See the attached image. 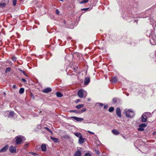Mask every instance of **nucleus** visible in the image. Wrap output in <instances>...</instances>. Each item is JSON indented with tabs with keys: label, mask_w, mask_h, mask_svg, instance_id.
<instances>
[{
	"label": "nucleus",
	"mask_w": 156,
	"mask_h": 156,
	"mask_svg": "<svg viewBox=\"0 0 156 156\" xmlns=\"http://www.w3.org/2000/svg\"><path fill=\"white\" fill-rule=\"evenodd\" d=\"M19 70L20 71L22 72L23 73H24L25 72L23 71L21 69H19Z\"/></svg>",
	"instance_id": "obj_35"
},
{
	"label": "nucleus",
	"mask_w": 156,
	"mask_h": 156,
	"mask_svg": "<svg viewBox=\"0 0 156 156\" xmlns=\"http://www.w3.org/2000/svg\"><path fill=\"white\" fill-rule=\"evenodd\" d=\"M147 125L145 124V123H142L141 124H140L139 125V127H142L144 128H145L147 127Z\"/></svg>",
	"instance_id": "obj_18"
},
{
	"label": "nucleus",
	"mask_w": 156,
	"mask_h": 156,
	"mask_svg": "<svg viewBox=\"0 0 156 156\" xmlns=\"http://www.w3.org/2000/svg\"><path fill=\"white\" fill-rule=\"evenodd\" d=\"M16 147L12 146H11L9 148V150L11 153H15L16 151Z\"/></svg>",
	"instance_id": "obj_4"
},
{
	"label": "nucleus",
	"mask_w": 156,
	"mask_h": 156,
	"mask_svg": "<svg viewBox=\"0 0 156 156\" xmlns=\"http://www.w3.org/2000/svg\"><path fill=\"white\" fill-rule=\"evenodd\" d=\"M146 113H145L142 116L141 120L143 122H146L147 121V117L146 115Z\"/></svg>",
	"instance_id": "obj_6"
},
{
	"label": "nucleus",
	"mask_w": 156,
	"mask_h": 156,
	"mask_svg": "<svg viewBox=\"0 0 156 156\" xmlns=\"http://www.w3.org/2000/svg\"><path fill=\"white\" fill-rule=\"evenodd\" d=\"M56 96L58 97H61L63 96L62 94L59 92H58L56 93Z\"/></svg>",
	"instance_id": "obj_19"
},
{
	"label": "nucleus",
	"mask_w": 156,
	"mask_h": 156,
	"mask_svg": "<svg viewBox=\"0 0 156 156\" xmlns=\"http://www.w3.org/2000/svg\"><path fill=\"white\" fill-rule=\"evenodd\" d=\"M85 156H91V155L90 154L87 153L85 154Z\"/></svg>",
	"instance_id": "obj_32"
},
{
	"label": "nucleus",
	"mask_w": 156,
	"mask_h": 156,
	"mask_svg": "<svg viewBox=\"0 0 156 156\" xmlns=\"http://www.w3.org/2000/svg\"><path fill=\"white\" fill-rule=\"evenodd\" d=\"M90 81V78L89 77H86L84 80V84L87 85L89 83Z\"/></svg>",
	"instance_id": "obj_8"
},
{
	"label": "nucleus",
	"mask_w": 156,
	"mask_h": 156,
	"mask_svg": "<svg viewBox=\"0 0 156 156\" xmlns=\"http://www.w3.org/2000/svg\"><path fill=\"white\" fill-rule=\"evenodd\" d=\"M31 154L33 155H37V154L36 153H35L34 152H31Z\"/></svg>",
	"instance_id": "obj_39"
},
{
	"label": "nucleus",
	"mask_w": 156,
	"mask_h": 156,
	"mask_svg": "<svg viewBox=\"0 0 156 156\" xmlns=\"http://www.w3.org/2000/svg\"><path fill=\"white\" fill-rule=\"evenodd\" d=\"M11 70V68L10 67H8L6 69L5 73H7L8 72H9Z\"/></svg>",
	"instance_id": "obj_27"
},
{
	"label": "nucleus",
	"mask_w": 156,
	"mask_h": 156,
	"mask_svg": "<svg viewBox=\"0 0 156 156\" xmlns=\"http://www.w3.org/2000/svg\"><path fill=\"white\" fill-rule=\"evenodd\" d=\"M6 5V4L4 3H0V7L1 8H4V7Z\"/></svg>",
	"instance_id": "obj_20"
},
{
	"label": "nucleus",
	"mask_w": 156,
	"mask_h": 156,
	"mask_svg": "<svg viewBox=\"0 0 156 156\" xmlns=\"http://www.w3.org/2000/svg\"><path fill=\"white\" fill-rule=\"evenodd\" d=\"M71 112H76V111L75 110H72V111H70Z\"/></svg>",
	"instance_id": "obj_44"
},
{
	"label": "nucleus",
	"mask_w": 156,
	"mask_h": 156,
	"mask_svg": "<svg viewBox=\"0 0 156 156\" xmlns=\"http://www.w3.org/2000/svg\"><path fill=\"white\" fill-rule=\"evenodd\" d=\"M12 59L13 61L15 62L16 60V57H12Z\"/></svg>",
	"instance_id": "obj_29"
},
{
	"label": "nucleus",
	"mask_w": 156,
	"mask_h": 156,
	"mask_svg": "<svg viewBox=\"0 0 156 156\" xmlns=\"http://www.w3.org/2000/svg\"><path fill=\"white\" fill-rule=\"evenodd\" d=\"M87 93L86 91L83 89H81L79 90L77 93V95L80 98H82L84 96L86 97L87 96Z\"/></svg>",
	"instance_id": "obj_1"
},
{
	"label": "nucleus",
	"mask_w": 156,
	"mask_h": 156,
	"mask_svg": "<svg viewBox=\"0 0 156 156\" xmlns=\"http://www.w3.org/2000/svg\"><path fill=\"white\" fill-rule=\"evenodd\" d=\"M88 0H83L80 2V4H82L84 3H87L88 2Z\"/></svg>",
	"instance_id": "obj_23"
},
{
	"label": "nucleus",
	"mask_w": 156,
	"mask_h": 156,
	"mask_svg": "<svg viewBox=\"0 0 156 156\" xmlns=\"http://www.w3.org/2000/svg\"><path fill=\"white\" fill-rule=\"evenodd\" d=\"M86 108H84L81 110V112L82 113L83 112H84L85 111H86Z\"/></svg>",
	"instance_id": "obj_30"
},
{
	"label": "nucleus",
	"mask_w": 156,
	"mask_h": 156,
	"mask_svg": "<svg viewBox=\"0 0 156 156\" xmlns=\"http://www.w3.org/2000/svg\"><path fill=\"white\" fill-rule=\"evenodd\" d=\"M56 14H58V13L59 12L58 10V9H56Z\"/></svg>",
	"instance_id": "obj_42"
},
{
	"label": "nucleus",
	"mask_w": 156,
	"mask_h": 156,
	"mask_svg": "<svg viewBox=\"0 0 156 156\" xmlns=\"http://www.w3.org/2000/svg\"><path fill=\"white\" fill-rule=\"evenodd\" d=\"M9 147V146L8 145H6L4 147L0 150V153L2 152H4L6 151Z\"/></svg>",
	"instance_id": "obj_7"
},
{
	"label": "nucleus",
	"mask_w": 156,
	"mask_h": 156,
	"mask_svg": "<svg viewBox=\"0 0 156 156\" xmlns=\"http://www.w3.org/2000/svg\"><path fill=\"white\" fill-rule=\"evenodd\" d=\"M16 86L15 85H14L13 86V88L14 89H15L16 88Z\"/></svg>",
	"instance_id": "obj_45"
},
{
	"label": "nucleus",
	"mask_w": 156,
	"mask_h": 156,
	"mask_svg": "<svg viewBox=\"0 0 156 156\" xmlns=\"http://www.w3.org/2000/svg\"><path fill=\"white\" fill-rule=\"evenodd\" d=\"M50 138L51 140H53L55 143H57L59 142V140L57 138H54L52 136H51Z\"/></svg>",
	"instance_id": "obj_12"
},
{
	"label": "nucleus",
	"mask_w": 156,
	"mask_h": 156,
	"mask_svg": "<svg viewBox=\"0 0 156 156\" xmlns=\"http://www.w3.org/2000/svg\"><path fill=\"white\" fill-rule=\"evenodd\" d=\"M138 130L139 131H142L144 130V129L142 127H139L138 129Z\"/></svg>",
	"instance_id": "obj_24"
},
{
	"label": "nucleus",
	"mask_w": 156,
	"mask_h": 156,
	"mask_svg": "<svg viewBox=\"0 0 156 156\" xmlns=\"http://www.w3.org/2000/svg\"><path fill=\"white\" fill-rule=\"evenodd\" d=\"M14 112L12 111H11L9 112V115L10 116H12L14 115Z\"/></svg>",
	"instance_id": "obj_28"
},
{
	"label": "nucleus",
	"mask_w": 156,
	"mask_h": 156,
	"mask_svg": "<svg viewBox=\"0 0 156 156\" xmlns=\"http://www.w3.org/2000/svg\"><path fill=\"white\" fill-rule=\"evenodd\" d=\"M126 115L128 117H131L133 116L135 114L134 112L131 109H129L125 111Z\"/></svg>",
	"instance_id": "obj_2"
},
{
	"label": "nucleus",
	"mask_w": 156,
	"mask_h": 156,
	"mask_svg": "<svg viewBox=\"0 0 156 156\" xmlns=\"http://www.w3.org/2000/svg\"><path fill=\"white\" fill-rule=\"evenodd\" d=\"M80 101V100H79V99H77L75 101V103H78V102H79V101Z\"/></svg>",
	"instance_id": "obj_37"
},
{
	"label": "nucleus",
	"mask_w": 156,
	"mask_h": 156,
	"mask_svg": "<svg viewBox=\"0 0 156 156\" xmlns=\"http://www.w3.org/2000/svg\"><path fill=\"white\" fill-rule=\"evenodd\" d=\"M112 132L115 135H117L119 133V132L116 129H113L112 130Z\"/></svg>",
	"instance_id": "obj_14"
},
{
	"label": "nucleus",
	"mask_w": 156,
	"mask_h": 156,
	"mask_svg": "<svg viewBox=\"0 0 156 156\" xmlns=\"http://www.w3.org/2000/svg\"><path fill=\"white\" fill-rule=\"evenodd\" d=\"M104 108L105 109H106L108 108V106L107 105H104Z\"/></svg>",
	"instance_id": "obj_38"
},
{
	"label": "nucleus",
	"mask_w": 156,
	"mask_h": 156,
	"mask_svg": "<svg viewBox=\"0 0 156 156\" xmlns=\"http://www.w3.org/2000/svg\"><path fill=\"white\" fill-rule=\"evenodd\" d=\"M23 74L24 75L26 76H27V74L25 72L24 73H23Z\"/></svg>",
	"instance_id": "obj_46"
},
{
	"label": "nucleus",
	"mask_w": 156,
	"mask_h": 156,
	"mask_svg": "<svg viewBox=\"0 0 156 156\" xmlns=\"http://www.w3.org/2000/svg\"><path fill=\"white\" fill-rule=\"evenodd\" d=\"M24 89L23 88H20V89L19 93L20 94H22L24 92Z\"/></svg>",
	"instance_id": "obj_22"
},
{
	"label": "nucleus",
	"mask_w": 156,
	"mask_h": 156,
	"mask_svg": "<svg viewBox=\"0 0 156 156\" xmlns=\"http://www.w3.org/2000/svg\"><path fill=\"white\" fill-rule=\"evenodd\" d=\"M51 91V89L50 87L47 88L42 90V92L44 93H48Z\"/></svg>",
	"instance_id": "obj_5"
},
{
	"label": "nucleus",
	"mask_w": 156,
	"mask_h": 156,
	"mask_svg": "<svg viewBox=\"0 0 156 156\" xmlns=\"http://www.w3.org/2000/svg\"><path fill=\"white\" fill-rule=\"evenodd\" d=\"M71 118H73L75 120L78 121H82L83 120V118H79L76 117H72Z\"/></svg>",
	"instance_id": "obj_10"
},
{
	"label": "nucleus",
	"mask_w": 156,
	"mask_h": 156,
	"mask_svg": "<svg viewBox=\"0 0 156 156\" xmlns=\"http://www.w3.org/2000/svg\"><path fill=\"white\" fill-rule=\"evenodd\" d=\"M4 94L5 95V92H4Z\"/></svg>",
	"instance_id": "obj_48"
},
{
	"label": "nucleus",
	"mask_w": 156,
	"mask_h": 156,
	"mask_svg": "<svg viewBox=\"0 0 156 156\" xmlns=\"http://www.w3.org/2000/svg\"><path fill=\"white\" fill-rule=\"evenodd\" d=\"M74 134L77 137H79V138L82 136L81 134L80 133H74Z\"/></svg>",
	"instance_id": "obj_17"
},
{
	"label": "nucleus",
	"mask_w": 156,
	"mask_h": 156,
	"mask_svg": "<svg viewBox=\"0 0 156 156\" xmlns=\"http://www.w3.org/2000/svg\"><path fill=\"white\" fill-rule=\"evenodd\" d=\"M41 148L42 151H45L46 150V147L45 145L42 144L41 146Z\"/></svg>",
	"instance_id": "obj_15"
},
{
	"label": "nucleus",
	"mask_w": 156,
	"mask_h": 156,
	"mask_svg": "<svg viewBox=\"0 0 156 156\" xmlns=\"http://www.w3.org/2000/svg\"><path fill=\"white\" fill-rule=\"evenodd\" d=\"M113 102H114V103H116L117 101L116 100V98H113Z\"/></svg>",
	"instance_id": "obj_34"
},
{
	"label": "nucleus",
	"mask_w": 156,
	"mask_h": 156,
	"mask_svg": "<svg viewBox=\"0 0 156 156\" xmlns=\"http://www.w3.org/2000/svg\"><path fill=\"white\" fill-rule=\"evenodd\" d=\"M114 108L113 107H111L109 109V111L110 112H112L114 111Z\"/></svg>",
	"instance_id": "obj_26"
},
{
	"label": "nucleus",
	"mask_w": 156,
	"mask_h": 156,
	"mask_svg": "<svg viewBox=\"0 0 156 156\" xmlns=\"http://www.w3.org/2000/svg\"><path fill=\"white\" fill-rule=\"evenodd\" d=\"M118 79L115 77H113L111 80V82L113 83H115L118 81Z\"/></svg>",
	"instance_id": "obj_16"
},
{
	"label": "nucleus",
	"mask_w": 156,
	"mask_h": 156,
	"mask_svg": "<svg viewBox=\"0 0 156 156\" xmlns=\"http://www.w3.org/2000/svg\"><path fill=\"white\" fill-rule=\"evenodd\" d=\"M88 9H89V8H84V9H82V10L86 11V10H87Z\"/></svg>",
	"instance_id": "obj_36"
},
{
	"label": "nucleus",
	"mask_w": 156,
	"mask_h": 156,
	"mask_svg": "<svg viewBox=\"0 0 156 156\" xmlns=\"http://www.w3.org/2000/svg\"><path fill=\"white\" fill-rule=\"evenodd\" d=\"M116 113L117 115L119 117H121V113L120 109L119 108H117L116 109Z\"/></svg>",
	"instance_id": "obj_9"
},
{
	"label": "nucleus",
	"mask_w": 156,
	"mask_h": 156,
	"mask_svg": "<svg viewBox=\"0 0 156 156\" xmlns=\"http://www.w3.org/2000/svg\"><path fill=\"white\" fill-rule=\"evenodd\" d=\"M45 128L48 131H49L51 133V130H50V129H49V128H48V127H45Z\"/></svg>",
	"instance_id": "obj_31"
},
{
	"label": "nucleus",
	"mask_w": 156,
	"mask_h": 156,
	"mask_svg": "<svg viewBox=\"0 0 156 156\" xmlns=\"http://www.w3.org/2000/svg\"><path fill=\"white\" fill-rule=\"evenodd\" d=\"M22 81L24 82H25L26 81V80L24 79H22Z\"/></svg>",
	"instance_id": "obj_41"
},
{
	"label": "nucleus",
	"mask_w": 156,
	"mask_h": 156,
	"mask_svg": "<svg viewBox=\"0 0 156 156\" xmlns=\"http://www.w3.org/2000/svg\"><path fill=\"white\" fill-rule=\"evenodd\" d=\"M99 105L101 106H103V104L102 103H99Z\"/></svg>",
	"instance_id": "obj_43"
},
{
	"label": "nucleus",
	"mask_w": 156,
	"mask_h": 156,
	"mask_svg": "<svg viewBox=\"0 0 156 156\" xmlns=\"http://www.w3.org/2000/svg\"><path fill=\"white\" fill-rule=\"evenodd\" d=\"M96 152L97 154H99L100 151H96Z\"/></svg>",
	"instance_id": "obj_40"
},
{
	"label": "nucleus",
	"mask_w": 156,
	"mask_h": 156,
	"mask_svg": "<svg viewBox=\"0 0 156 156\" xmlns=\"http://www.w3.org/2000/svg\"><path fill=\"white\" fill-rule=\"evenodd\" d=\"M84 106V105L83 104H81L76 106V108L78 109H79L80 108L83 107Z\"/></svg>",
	"instance_id": "obj_21"
},
{
	"label": "nucleus",
	"mask_w": 156,
	"mask_h": 156,
	"mask_svg": "<svg viewBox=\"0 0 156 156\" xmlns=\"http://www.w3.org/2000/svg\"><path fill=\"white\" fill-rule=\"evenodd\" d=\"M87 132L88 133H89L91 134H93V135L94 134V133L91 132V131H88Z\"/></svg>",
	"instance_id": "obj_33"
},
{
	"label": "nucleus",
	"mask_w": 156,
	"mask_h": 156,
	"mask_svg": "<svg viewBox=\"0 0 156 156\" xmlns=\"http://www.w3.org/2000/svg\"><path fill=\"white\" fill-rule=\"evenodd\" d=\"M85 139L83 138L82 136L79 138V142L80 144H83L84 142V140Z\"/></svg>",
	"instance_id": "obj_11"
},
{
	"label": "nucleus",
	"mask_w": 156,
	"mask_h": 156,
	"mask_svg": "<svg viewBox=\"0 0 156 156\" xmlns=\"http://www.w3.org/2000/svg\"><path fill=\"white\" fill-rule=\"evenodd\" d=\"M81 152L80 151H77L74 155V156H81Z\"/></svg>",
	"instance_id": "obj_13"
},
{
	"label": "nucleus",
	"mask_w": 156,
	"mask_h": 156,
	"mask_svg": "<svg viewBox=\"0 0 156 156\" xmlns=\"http://www.w3.org/2000/svg\"><path fill=\"white\" fill-rule=\"evenodd\" d=\"M24 137L21 136H18L15 138L16 144H20L23 140H24Z\"/></svg>",
	"instance_id": "obj_3"
},
{
	"label": "nucleus",
	"mask_w": 156,
	"mask_h": 156,
	"mask_svg": "<svg viewBox=\"0 0 156 156\" xmlns=\"http://www.w3.org/2000/svg\"><path fill=\"white\" fill-rule=\"evenodd\" d=\"M17 0H12L13 5L15 6L16 5Z\"/></svg>",
	"instance_id": "obj_25"
},
{
	"label": "nucleus",
	"mask_w": 156,
	"mask_h": 156,
	"mask_svg": "<svg viewBox=\"0 0 156 156\" xmlns=\"http://www.w3.org/2000/svg\"><path fill=\"white\" fill-rule=\"evenodd\" d=\"M60 0V1H63V0Z\"/></svg>",
	"instance_id": "obj_47"
}]
</instances>
